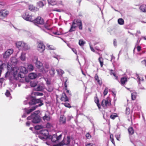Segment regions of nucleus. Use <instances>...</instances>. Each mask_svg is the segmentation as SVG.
I'll return each instance as SVG.
<instances>
[{"label":"nucleus","mask_w":146,"mask_h":146,"mask_svg":"<svg viewBox=\"0 0 146 146\" xmlns=\"http://www.w3.org/2000/svg\"><path fill=\"white\" fill-rule=\"evenodd\" d=\"M18 68L17 67H13V68L12 72L13 74L10 75V73L7 71L5 74V77L9 76V79L10 84H15L16 86V84L18 82Z\"/></svg>","instance_id":"1"},{"label":"nucleus","mask_w":146,"mask_h":146,"mask_svg":"<svg viewBox=\"0 0 146 146\" xmlns=\"http://www.w3.org/2000/svg\"><path fill=\"white\" fill-rule=\"evenodd\" d=\"M40 112L39 110L35 111L30 116L27 117L28 120H31V121L34 123H38L40 122V119L38 115Z\"/></svg>","instance_id":"2"},{"label":"nucleus","mask_w":146,"mask_h":146,"mask_svg":"<svg viewBox=\"0 0 146 146\" xmlns=\"http://www.w3.org/2000/svg\"><path fill=\"white\" fill-rule=\"evenodd\" d=\"M29 104L30 105L38 104V105H36L35 106H37V107L38 106H41L43 105V100L42 98H40L37 99L33 97H30L29 99Z\"/></svg>","instance_id":"3"},{"label":"nucleus","mask_w":146,"mask_h":146,"mask_svg":"<svg viewBox=\"0 0 146 146\" xmlns=\"http://www.w3.org/2000/svg\"><path fill=\"white\" fill-rule=\"evenodd\" d=\"M48 132L47 130L42 129L41 131L40 134L39 135L38 137L40 139L44 141L48 138H49V136H48Z\"/></svg>","instance_id":"4"},{"label":"nucleus","mask_w":146,"mask_h":146,"mask_svg":"<svg viewBox=\"0 0 146 146\" xmlns=\"http://www.w3.org/2000/svg\"><path fill=\"white\" fill-rule=\"evenodd\" d=\"M111 101L110 98L108 97L106 99L102 100L101 104L102 106L105 108L106 107L110 106L111 105Z\"/></svg>","instance_id":"5"},{"label":"nucleus","mask_w":146,"mask_h":146,"mask_svg":"<svg viewBox=\"0 0 146 146\" xmlns=\"http://www.w3.org/2000/svg\"><path fill=\"white\" fill-rule=\"evenodd\" d=\"M28 45L23 41H19V49L22 50L26 51L29 49Z\"/></svg>","instance_id":"6"},{"label":"nucleus","mask_w":146,"mask_h":146,"mask_svg":"<svg viewBox=\"0 0 146 146\" xmlns=\"http://www.w3.org/2000/svg\"><path fill=\"white\" fill-rule=\"evenodd\" d=\"M22 17L27 21H32L34 20L31 15H30L28 12H26L24 13L22 15Z\"/></svg>","instance_id":"7"},{"label":"nucleus","mask_w":146,"mask_h":146,"mask_svg":"<svg viewBox=\"0 0 146 146\" xmlns=\"http://www.w3.org/2000/svg\"><path fill=\"white\" fill-rule=\"evenodd\" d=\"M9 11L6 9H1L0 10V19L6 18L9 14Z\"/></svg>","instance_id":"8"},{"label":"nucleus","mask_w":146,"mask_h":146,"mask_svg":"<svg viewBox=\"0 0 146 146\" xmlns=\"http://www.w3.org/2000/svg\"><path fill=\"white\" fill-rule=\"evenodd\" d=\"M13 50L12 49L7 50L3 54V57L4 58H9L10 56L13 54Z\"/></svg>","instance_id":"9"},{"label":"nucleus","mask_w":146,"mask_h":146,"mask_svg":"<svg viewBox=\"0 0 146 146\" xmlns=\"http://www.w3.org/2000/svg\"><path fill=\"white\" fill-rule=\"evenodd\" d=\"M70 142V136H67V140L65 142L62 141L61 143L58 144L57 146H68Z\"/></svg>","instance_id":"10"},{"label":"nucleus","mask_w":146,"mask_h":146,"mask_svg":"<svg viewBox=\"0 0 146 146\" xmlns=\"http://www.w3.org/2000/svg\"><path fill=\"white\" fill-rule=\"evenodd\" d=\"M36 67L38 69V70L40 72H44V68L42 63L39 61H38L35 64Z\"/></svg>","instance_id":"11"},{"label":"nucleus","mask_w":146,"mask_h":146,"mask_svg":"<svg viewBox=\"0 0 146 146\" xmlns=\"http://www.w3.org/2000/svg\"><path fill=\"white\" fill-rule=\"evenodd\" d=\"M45 46L43 43L41 42H38L37 44V49L40 52H42L45 50Z\"/></svg>","instance_id":"12"},{"label":"nucleus","mask_w":146,"mask_h":146,"mask_svg":"<svg viewBox=\"0 0 146 146\" xmlns=\"http://www.w3.org/2000/svg\"><path fill=\"white\" fill-rule=\"evenodd\" d=\"M34 21V23L35 25H42L44 23L43 19L40 17H37Z\"/></svg>","instance_id":"13"},{"label":"nucleus","mask_w":146,"mask_h":146,"mask_svg":"<svg viewBox=\"0 0 146 146\" xmlns=\"http://www.w3.org/2000/svg\"><path fill=\"white\" fill-rule=\"evenodd\" d=\"M37 108V106H34L31 108H25V111L27 114H28L35 110Z\"/></svg>","instance_id":"14"},{"label":"nucleus","mask_w":146,"mask_h":146,"mask_svg":"<svg viewBox=\"0 0 146 146\" xmlns=\"http://www.w3.org/2000/svg\"><path fill=\"white\" fill-rule=\"evenodd\" d=\"M19 70H20V72H19V73H23V75H24L25 74H26L28 72L27 70L25 67L23 66L19 67Z\"/></svg>","instance_id":"15"},{"label":"nucleus","mask_w":146,"mask_h":146,"mask_svg":"<svg viewBox=\"0 0 146 146\" xmlns=\"http://www.w3.org/2000/svg\"><path fill=\"white\" fill-rule=\"evenodd\" d=\"M60 100L62 101L66 102L68 101V98L66 96L65 93H63L62 94Z\"/></svg>","instance_id":"16"},{"label":"nucleus","mask_w":146,"mask_h":146,"mask_svg":"<svg viewBox=\"0 0 146 146\" xmlns=\"http://www.w3.org/2000/svg\"><path fill=\"white\" fill-rule=\"evenodd\" d=\"M42 119L45 121H49L50 119V114L48 113H45L44 116L43 117Z\"/></svg>","instance_id":"17"},{"label":"nucleus","mask_w":146,"mask_h":146,"mask_svg":"<svg viewBox=\"0 0 146 146\" xmlns=\"http://www.w3.org/2000/svg\"><path fill=\"white\" fill-rule=\"evenodd\" d=\"M29 9L31 11L33 12H35L39 10L38 8L35 7L33 5H31L29 6Z\"/></svg>","instance_id":"18"},{"label":"nucleus","mask_w":146,"mask_h":146,"mask_svg":"<svg viewBox=\"0 0 146 146\" xmlns=\"http://www.w3.org/2000/svg\"><path fill=\"white\" fill-rule=\"evenodd\" d=\"M37 76V74L33 72L30 73L28 76L31 79H35Z\"/></svg>","instance_id":"19"},{"label":"nucleus","mask_w":146,"mask_h":146,"mask_svg":"<svg viewBox=\"0 0 146 146\" xmlns=\"http://www.w3.org/2000/svg\"><path fill=\"white\" fill-rule=\"evenodd\" d=\"M65 117L63 115H61L60 117V121L61 123L64 124L66 122Z\"/></svg>","instance_id":"20"},{"label":"nucleus","mask_w":146,"mask_h":146,"mask_svg":"<svg viewBox=\"0 0 146 146\" xmlns=\"http://www.w3.org/2000/svg\"><path fill=\"white\" fill-rule=\"evenodd\" d=\"M25 74H24V75H23L22 76H21V74L20 73H19V78L20 77L21 78L20 79L19 78V82H21L23 83L24 82V81L25 80Z\"/></svg>","instance_id":"21"},{"label":"nucleus","mask_w":146,"mask_h":146,"mask_svg":"<svg viewBox=\"0 0 146 146\" xmlns=\"http://www.w3.org/2000/svg\"><path fill=\"white\" fill-rule=\"evenodd\" d=\"M88 119L89 120L91 123L92 125V128L94 130V132L95 131V127L94 126V119L93 118L91 117H89L88 118Z\"/></svg>","instance_id":"22"},{"label":"nucleus","mask_w":146,"mask_h":146,"mask_svg":"<svg viewBox=\"0 0 146 146\" xmlns=\"http://www.w3.org/2000/svg\"><path fill=\"white\" fill-rule=\"evenodd\" d=\"M140 10L143 12H146V5L143 4L141 5L139 7Z\"/></svg>","instance_id":"23"},{"label":"nucleus","mask_w":146,"mask_h":146,"mask_svg":"<svg viewBox=\"0 0 146 146\" xmlns=\"http://www.w3.org/2000/svg\"><path fill=\"white\" fill-rule=\"evenodd\" d=\"M49 73L50 75L52 76H53L56 72L54 69L52 68H51L49 70Z\"/></svg>","instance_id":"24"},{"label":"nucleus","mask_w":146,"mask_h":146,"mask_svg":"<svg viewBox=\"0 0 146 146\" xmlns=\"http://www.w3.org/2000/svg\"><path fill=\"white\" fill-rule=\"evenodd\" d=\"M49 4L54 5L57 4V2L54 0H47Z\"/></svg>","instance_id":"25"},{"label":"nucleus","mask_w":146,"mask_h":146,"mask_svg":"<svg viewBox=\"0 0 146 146\" xmlns=\"http://www.w3.org/2000/svg\"><path fill=\"white\" fill-rule=\"evenodd\" d=\"M77 27V26L74 25L72 24L71 25V27L69 31L70 32L74 31H75L76 28Z\"/></svg>","instance_id":"26"},{"label":"nucleus","mask_w":146,"mask_h":146,"mask_svg":"<svg viewBox=\"0 0 146 146\" xmlns=\"http://www.w3.org/2000/svg\"><path fill=\"white\" fill-rule=\"evenodd\" d=\"M20 58L22 61L25 60L26 59L25 53L23 52H22L20 57Z\"/></svg>","instance_id":"27"},{"label":"nucleus","mask_w":146,"mask_h":146,"mask_svg":"<svg viewBox=\"0 0 146 146\" xmlns=\"http://www.w3.org/2000/svg\"><path fill=\"white\" fill-rule=\"evenodd\" d=\"M62 136V135L60 134L58 136H57L56 135H53V138H55L56 140H54V141H57L59 140Z\"/></svg>","instance_id":"28"},{"label":"nucleus","mask_w":146,"mask_h":146,"mask_svg":"<svg viewBox=\"0 0 146 146\" xmlns=\"http://www.w3.org/2000/svg\"><path fill=\"white\" fill-rule=\"evenodd\" d=\"M59 76H61L64 73V71L61 69H57L56 70Z\"/></svg>","instance_id":"29"},{"label":"nucleus","mask_w":146,"mask_h":146,"mask_svg":"<svg viewBox=\"0 0 146 146\" xmlns=\"http://www.w3.org/2000/svg\"><path fill=\"white\" fill-rule=\"evenodd\" d=\"M34 69L33 66L31 64H29L27 67V70L29 71H32Z\"/></svg>","instance_id":"30"},{"label":"nucleus","mask_w":146,"mask_h":146,"mask_svg":"<svg viewBox=\"0 0 146 146\" xmlns=\"http://www.w3.org/2000/svg\"><path fill=\"white\" fill-rule=\"evenodd\" d=\"M128 131L129 135H132L134 133V130L132 127H130L128 128Z\"/></svg>","instance_id":"31"},{"label":"nucleus","mask_w":146,"mask_h":146,"mask_svg":"<svg viewBox=\"0 0 146 146\" xmlns=\"http://www.w3.org/2000/svg\"><path fill=\"white\" fill-rule=\"evenodd\" d=\"M127 81V78L125 77H123L121 78L120 82L121 84H124L125 82Z\"/></svg>","instance_id":"32"},{"label":"nucleus","mask_w":146,"mask_h":146,"mask_svg":"<svg viewBox=\"0 0 146 146\" xmlns=\"http://www.w3.org/2000/svg\"><path fill=\"white\" fill-rule=\"evenodd\" d=\"M76 22L78 23H79V25L78 26V27L79 29L82 30V24L81 21H76Z\"/></svg>","instance_id":"33"},{"label":"nucleus","mask_w":146,"mask_h":146,"mask_svg":"<svg viewBox=\"0 0 146 146\" xmlns=\"http://www.w3.org/2000/svg\"><path fill=\"white\" fill-rule=\"evenodd\" d=\"M78 43L81 46H83L86 44V42L84 41L83 39H80L79 40Z\"/></svg>","instance_id":"34"},{"label":"nucleus","mask_w":146,"mask_h":146,"mask_svg":"<svg viewBox=\"0 0 146 146\" xmlns=\"http://www.w3.org/2000/svg\"><path fill=\"white\" fill-rule=\"evenodd\" d=\"M11 62L14 64H16L17 63V59L15 57H13L11 58Z\"/></svg>","instance_id":"35"},{"label":"nucleus","mask_w":146,"mask_h":146,"mask_svg":"<svg viewBox=\"0 0 146 146\" xmlns=\"http://www.w3.org/2000/svg\"><path fill=\"white\" fill-rule=\"evenodd\" d=\"M47 90L49 92L52 91L53 90V86L51 85L48 86V88Z\"/></svg>","instance_id":"36"},{"label":"nucleus","mask_w":146,"mask_h":146,"mask_svg":"<svg viewBox=\"0 0 146 146\" xmlns=\"http://www.w3.org/2000/svg\"><path fill=\"white\" fill-rule=\"evenodd\" d=\"M137 96L136 93L135 92H133L131 93V97L132 100H135Z\"/></svg>","instance_id":"37"},{"label":"nucleus","mask_w":146,"mask_h":146,"mask_svg":"<svg viewBox=\"0 0 146 146\" xmlns=\"http://www.w3.org/2000/svg\"><path fill=\"white\" fill-rule=\"evenodd\" d=\"M5 95L7 97H9V99H11V96L10 92L8 90H6V92L5 93Z\"/></svg>","instance_id":"38"},{"label":"nucleus","mask_w":146,"mask_h":146,"mask_svg":"<svg viewBox=\"0 0 146 146\" xmlns=\"http://www.w3.org/2000/svg\"><path fill=\"white\" fill-rule=\"evenodd\" d=\"M98 60L100 64L101 67H102L103 65V59L102 57H100Z\"/></svg>","instance_id":"39"},{"label":"nucleus","mask_w":146,"mask_h":146,"mask_svg":"<svg viewBox=\"0 0 146 146\" xmlns=\"http://www.w3.org/2000/svg\"><path fill=\"white\" fill-rule=\"evenodd\" d=\"M118 23L120 25H123L124 23V21L122 18H119L118 20Z\"/></svg>","instance_id":"40"},{"label":"nucleus","mask_w":146,"mask_h":146,"mask_svg":"<svg viewBox=\"0 0 146 146\" xmlns=\"http://www.w3.org/2000/svg\"><path fill=\"white\" fill-rule=\"evenodd\" d=\"M81 21V20L78 19H75L72 22V24L74 25H76L77 27L78 26L79 23L76 22V21Z\"/></svg>","instance_id":"41"},{"label":"nucleus","mask_w":146,"mask_h":146,"mask_svg":"<svg viewBox=\"0 0 146 146\" xmlns=\"http://www.w3.org/2000/svg\"><path fill=\"white\" fill-rule=\"evenodd\" d=\"M47 48L51 50H54L55 49V48L52 45L47 44Z\"/></svg>","instance_id":"42"},{"label":"nucleus","mask_w":146,"mask_h":146,"mask_svg":"<svg viewBox=\"0 0 146 146\" xmlns=\"http://www.w3.org/2000/svg\"><path fill=\"white\" fill-rule=\"evenodd\" d=\"M5 65V64H4L2 63L0 65V76H1L2 70L3 68L4 65Z\"/></svg>","instance_id":"43"},{"label":"nucleus","mask_w":146,"mask_h":146,"mask_svg":"<svg viewBox=\"0 0 146 146\" xmlns=\"http://www.w3.org/2000/svg\"><path fill=\"white\" fill-rule=\"evenodd\" d=\"M30 85L32 87H35L37 85L36 82L33 81H31L30 82Z\"/></svg>","instance_id":"44"},{"label":"nucleus","mask_w":146,"mask_h":146,"mask_svg":"<svg viewBox=\"0 0 146 146\" xmlns=\"http://www.w3.org/2000/svg\"><path fill=\"white\" fill-rule=\"evenodd\" d=\"M4 80V79L3 78H0V89H1L2 87V84Z\"/></svg>","instance_id":"45"},{"label":"nucleus","mask_w":146,"mask_h":146,"mask_svg":"<svg viewBox=\"0 0 146 146\" xmlns=\"http://www.w3.org/2000/svg\"><path fill=\"white\" fill-rule=\"evenodd\" d=\"M46 127L48 128H51L52 127V126L51 123H47L46 124Z\"/></svg>","instance_id":"46"},{"label":"nucleus","mask_w":146,"mask_h":146,"mask_svg":"<svg viewBox=\"0 0 146 146\" xmlns=\"http://www.w3.org/2000/svg\"><path fill=\"white\" fill-rule=\"evenodd\" d=\"M33 62L35 64L36 62L38 61V58L36 56H34L33 60Z\"/></svg>","instance_id":"47"},{"label":"nucleus","mask_w":146,"mask_h":146,"mask_svg":"<svg viewBox=\"0 0 146 146\" xmlns=\"http://www.w3.org/2000/svg\"><path fill=\"white\" fill-rule=\"evenodd\" d=\"M108 88L107 87H106L105 88V89L104 90L103 92V94L104 96L106 95L108 93Z\"/></svg>","instance_id":"48"},{"label":"nucleus","mask_w":146,"mask_h":146,"mask_svg":"<svg viewBox=\"0 0 146 146\" xmlns=\"http://www.w3.org/2000/svg\"><path fill=\"white\" fill-rule=\"evenodd\" d=\"M43 127V126L41 125H37L35 127V129L37 130H39L40 129L42 128Z\"/></svg>","instance_id":"49"},{"label":"nucleus","mask_w":146,"mask_h":146,"mask_svg":"<svg viewBox=\"0 0 146 146\" xmlns=\"http://www.w3.org/2000/svg\"><path fill=\"white\" fill-rule=\"evenodd\" d=\"M36 89L37 91H41L42 90L43 88L42 86L39 85L38 86Z\"/></svg>","instance_id":"50"},{"label":"nucleus","mask_w":146,"mask_h":146,"mask_svg":"<svg viewBox=\"0 0 146 146\" xmlns=\"http://www.w3.org/2000/svg\"><path fill=\"white\" fill-rule=\"evenodd\" d=\"M38 5L40 7H41L44 6V4L41 1H40L37 3Z\"/></svg>","instance_id":"51"},{"label":"nucleus","mask_w":146,"mask_h":146,"mask_svg":"<svg viewBox=\"0 0 146 146\" xmlns=\"http://www.w3.org/2000/svg\"><path fill=\"white\" fill-rule=\"evenodd\" d=\"M62 104H63L64 105V106L68 108H71V106H70V104L69 103H63Z\"/></svg>","instance_id":"52"},{"label":"nucleus","mask_w":146,"mask_h":146,"mask_svg":"<svg viewBox=\"0 0 146 146\" xmlns=\"http://www.w3.org/2000/svg\"><path fill=\"white\" fill-rule=\"evenodd\" d=\"M117 116L116 114L114 115L112 114L110 116V117L111 119H114Z\"/></svg>","instance_id":"53"},{"label":"nucleus","mask_w":146,"mask_h":146,"mask_svg":"<svg viewBox=\"0 0 146 146\" xmlns=\"http://www.w3.org/2000/svg\"><path fill=\"white\" fill-rule=\"evenodd\" d=\"M125 113L126 114L128 115L130 113V110L129 108H127L126 109Z\"/></svg>","instance_id":"54"},{"label":"nucleus","mask_w":146,"mask_h":146,"mask_svg":"<svg viewBox=\"0 0 146 146\" xmlns=\"http://www.w3.org/2000/svg\"><path fill=\"white\" fill-rule=\"evenodd\" d=\"M45 80L46 82V83L47 84L48 86L50 85L51 84V82L50 80H49L47 78H46L45 79Z\"/></svg>","instance_id":"55"},{"label":"nucleus","mask_w":146,"mask_h":146,"mask_svg":"<svg viewBox=\"0 0 146 146\" xmlns=\"http://www.w3.org/2000/svg\"><path fill=\"white\" fill-rule=\"evenodd\" d=\"M49 138L51 139V140L52 142H55L56 141H54V140H56V139H56L55 138H53V135L52 136L51 135L49 136Z\"/></svg>","instance_id":"56"},{"label":"nucleus","mask_w":146,"mask_h":146,"mask_svg":"<svg viewBox=\"0 0 146 146\" xmlns=\"http://www.w3.org/2000/svg\"><path fill=\"white\" fill-rule=\"evenodd\" d=\"M86 138L87 139H90L91 137V136L88 133H87L86 134Z\"/></svg>","instance_id":"57"},{"label":"nucleus","mask_w":146,"mask_h":146,"mask_svg":"<svg viewBox=\"0 0 146 146\" xmlns=\"http://www.w3.org/2000/svg\"><path fill=\"white\" fill-rule=\"evenodd\" d=\"M53 57L54 58H56L58 60H59V59L60 58V56H59V55H53Z\"/></svg>","instance_id":"58"},{"label":"nucleus","mask_w":146,"mask_h":146,"mask_svg":"<svg viewBox=\"0 0 146 146\" xmlns=\"http://www.w3.org/2000/svg\"><path fill=\"white\" fill-rule=\"evenodd\" d=\"M86 146H96L94 144L88 143L85 145Z\"/></svg>","instance_id":"59"},{"label":"nucleus","mask_w":146,"mask_h":146,"mask_svg":"<svg viewBox=\"0 0 146 146\" xmlns=\"http://www.w3.org/2000/svg\"><path fill=\"white\" fill-rule=\"evenodd\" d=\"M117 42L116 40L115 39H114L113 40V45H114V46L115 47H116L117 46Z\"/></svg>","instance_id":"60"},{"label":"nucleus","mask_w":146,"mask_h":146,"mask_svg":"<svg viewBox=\"0 0 146 146\" xmlns=\"http://www.w3.org/2000/svg\"><path fill=\"white\" fill-rule=\"evenodd\" d=\"M53 33L55 35H61V33L60 32L57 31L55 32H53Z\"/></svg>","instance_id":"61"},{"label":"nucleus","mask_w":146,"mask_h":146,"mask_svg":"<svg viewBox=\"0 0 146 146\" xmlns=\"http://www.w3.org/2000/svg\"><path fill=\"white\" fill-rule=\"evenodd\" d=\"M120 134H119V135H118V134L116 135H115V137L117 139V140H118V141H119V139L120 138Z\"/></svg>","instance_id":"62"},{"label":"nucleus","mask_w":146,"mask_h":146,"mask_svg":"<svg viewBox=\"0 0 146 146\" xmlns=\"http://www.w3.org/2000/svg\"><path fill=\"white\" fill-rule=\"evenodd\" d=\"M72 50L73 52L75 54H77V51L74 48H72Z\"/></svg>","instance_id":"63"},{"label":"nucleus","mask_w":146,"mask_h":146,"mask_svg":"<svg viewBox=\"0 0 146 146\" xmlns=\"http://www.w3.org/2000/svg\"><path fill=\"white\" fill-rule=\"evenodd\" d=\"M94 78L96 80H97L99 79V77L97 75V74H95V75Z\"/></svg>","instance_id":"64"}]
</instances>
